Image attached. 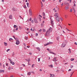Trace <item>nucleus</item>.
<instances>
[{"label": "nucleus", "mask_w": 77, "mask_h": 77, "mask_svg": "<svg viewBox=\"0 0 77 77\" xmlns=\"http://www.w3.org/2000/svg\"><path fill=\"white\" fill-rule=\"evenodd\" d=\"M55 17H59V14L57 13H56L55 14Z\"/></svg>", "instance_id": "9d476101"}, {"label": "nucleus", "mask_w": 77, "mask_h": 77, "mask_svg": "<svg viewBox=\"0 0 77 77\" xmlns=\"http://www.w3.org/2000/svg\"><path fill=\"white\" fill-rule=\"evenodd\" d=\"M53 44L52 42H49L48 43L46 44H45L44 46H47V45H50V44Z\"/></svg>", "instance_id": "20e7f679"}, {"label": "nucleus", "mask_w": 77, "mask_h": 77, "mask_svg": "<svg viewBox=\"0 0 77 77\" xmlns=\"http://www.w3.org/2000/svg\"><path fill=\"white\" fill-rule=\"evenodd\" d=\"M14 28H16L17 27V25H14Z\"/></svg>", "instance_id": "2f4dec72"}, {"label": "nucleus", "mask_w": 77, "mask_h": 77, "mask_svg": "<svg viewBox=\"0 0 77 77\" xmlns=\"http://www.w3.org/2000/svg\"><path fill=\"white\" fill-rule=\"evenodd\" d=\"M20 42L19 41L17 40L16 42V44H17V45H18V44H20Z\"/></svg>", "instance_id": "1a4fd4ad"}, {"label": "nucleus", "mask_w": 77, "mask_h": 77, "mask_svg": "<svg viewBox=\"0 0 77 77\" xmlns=\"http://www.w3.org/2000/svg\"><path fill=\"white\" fill-rule=\"evenodd\" d=\"M73 67H74V66L72 65L70 66V68H72Z\"/></svg>", "instance_id": "e433bc0d"}, {"label": "nucleus", "mask_w": 77, "mask_h": 77, "mask_svg": "<svg viewBox=\"0 0 77 77\" xmlns=\"http://www.w3.org/2000/svg\"><path fill=\"white\" fill-rule=\"evenodd\" d=\"M9 17L10 19H12V16L11 15H9Z\"/></svg>", "instance_id": "f8f14e48"}, {"label": "nucleus", "mask_w": 77, "mask_h": 77, "mask_svg": "<svg viewBox=\"0 0 77 77\" xmlns=\"http://www.w3.org/2000/svg\"><path fill=\"white\" fill-rule=\"evenodd\" d=\"M11 40H12V38H10L9 39V41H11Z\"/></svg>", "instance_id": "c85d7f7f"}, {"label": "nucleus", "mask_w": 77, "mask_h": 77, "mask_svg": "<svg viewBox=\"0 0 77 77\" xmlns=\"http://www.w3.org/2000/svg\"><path fill=\"white\" fill-rule=\"evenodd\" d=\"M34 22L35 23H38V21L36 20V19H34Z\"/></svg>", "instance_id": "2eb2a0df"}, {"label": "nucleus", "mask_w": 77, "mask_h": 77, "mask_svg": "<svg viewBox=\"0 0 77 77\" xmlns=\"http://www.w3.org/2000/svg\"><path fill=\"white\" fill-rule=\"evenodd\" d=\"M74 6H76V5H75V4H74V5H73Z\"/></svg>", "instance_id": "0e129e2a"}, {"label": "nucleus", "mask_w": 77, "mask_h": 77, "mask_svg": "<svg viewBox=\"0 0 77 77\" xmlns=\"http://www.w3.org/2000/svg\"><path fill=\"white\" fill-rule=\"evenodd\" d=\"M35 35L36 36H37L38 35V33H36L35 34Z\"/></svg>", "instance_id": "de8ad7c7"}, {"label": "nucleus", "mask_w": 77, "mask_h": 77, "mask_svg": "<svg viewBox=\"0 0 77 77\" xmlns=\"http://www.w3.org/2000/svg\"><path fill=\"white\" fill-rule=\"evenodd\" d=\"M70 12H72V9H70Z\"/></svg>", "instance_id": "a18cd8bd"}, {"label": "nucleus", "mask_w": 77, "mask_h": 77, "mask_svg": "<svg viewBox=\"0 0 77 77\" xmlns=\"http://www.w3.org/2000/svg\"><path fill=\"white\" fill-rule=\"evenodd\" d=\"M65 9H66V10H67V9H69V7L68 6H66L65 7Z\"/></svg>", "instance_id": "a211bd4d"}, {"label": "nucleus", "mask_w": 77, "mask_h": 77, "mask_svg": "<svg viewBox=\"0 0 77 77\" xmlns=\"http://www.w3.org/2000/svg\"><path fill=\"white\" fill-rule=\"evenodd\" d=\"M38 61L39 62L40 61V58H38Z\"/></svg>", "instance_id": "a19ab883"}, {"label": "nucleus", "mask_w": 77, "mask_h": 77, "mask_svg": "<svg viewBox=\"0 0 77 77\" xmlns=\"http://www.w3.org/2000/svg\"><path fill=\"white\" fill-rule=\"evenodd\" d=\"M66 44V42H63L61 45V47L62 48H63V47H65Z\"/></svg>", "instance_id": "7ed1b4c3"}, {"label": "nucleus", "mask_w": 77, "mask_h": 77, "mask_svg": "<svg viewBox=\"0 0 77 77\" xmlns=\"http://www.w3.org/2000/svg\"><path fill=\"white\" fill-rule=\"evenodd\" d=\"M66 6H69V4L68 3H66Z\"/></svg>", "instance_id": "cd10ccee"}, {"label": "nucleus", "mask_w": 77, "mask_h": 77, "mask_svg": "<svg viewBox=\"0 0 77 77\" xmlns=\"http://www.w3.org/2000/svg\"><path fill=\"white\" fill-rule=\"evenodd\" d=\"M30 21H31V20H32V18H31V17H30Z\"/></svg>", "instance_id": "052dcab7"}, {"label": "nucleus", "mask_w": 77, "mask_h": 77, "mask_svg": "<svg viewBox=\"0 0 77 77\" xmlns=\"http://www.w3.org/2000/svg\"><path fill=\"white\" fill-rule=\"evenodd\" d=\"M72 9H74V10L75 11V10L74 9V7H72Z\"/></svg>", "instance_id": "e2e57ef3"}, {"label": "nucleus", "mask_w": 77, "mask_h": 77, "mask_svg": "<svg viewBox=\"0 0 77 77\" xmlns=\"http://www.w3.org/2000/svg\"><path fill=\"white\" fill-rule=\"evenodd\" d=\"M39 16L40 17H42V16H41V15H39Z\"/></svg>", "instance_id": "338daca9"}, {"label": "nucleus", "mask_w": 77, "mask_h": 77, "mask_svg": "<svg viewBox=\"0 0 77 77\" xmlns=\"http://www.w3.org/2000/svg\"><path fill=\"white\" fill-rule=\"evenodd\" d=\"M24 48L25 50H26L27 49V47L26 46H24Z\"/></svg>", "instance_id": "72a5a7b5"}, {"label": "nucleus", "mask_w": 77, "mask_h": 77, "mask_svg": "<svg viewBox=\"0 0 77 77\" xmlns=\"http://www.w3.org/2000/svg\"><path fill=\"white\" fill-rule=\"evenodd\" d=\"M68 16L67 15H65V18H67V17H68Z\"/></svg>", "instance_id": "393cba45"}, {"label": "nucleus", "mask_w": 77, "mask_h": 77, "mask_svg": "<svg viewBox=\"0 0 77 77\" xmlns=\"http://www.w3.org/2000/svg\"><path fill=\"white\" fill-rule=\"evenodd\" d=\"M47 50L48 51H49L50 50L49 49H47Z\"/></svg>", "instance_id": "bf43d9fd"}, {"label": "nucleus", "mask_w": 77, "mask_h": 77, "mask_svg": "<svg viewBox=\"0 0 77 77\" xmlns=\"http://www.w3.org/2000/svg\"><path fill=\"white\" fill-rule=\"evenodd\" d=\"M60 38V37H58L57 38V41H59V39Z\"/></svg>", "instance_id": "4be33fe9"}, {"label": "nucleus", "mask_w": 77, "mask_h": 77, "mask_svg": "<svg viewBox=\"0 0 77 77\" xmlns=\"http://www.w3.org/2000/svg\"><path fill=\"white\" fill-rule=\"evenodd\" d=\"M42 15L43 16H45V13H44V12H43L42 13Z\"/></svg>", "instance_id": "5701e85b"}, {"label": "nucleus", "mask_w": 77, "mask_h": 77, "mask_svg": "<svg viewBox=\"0 0 77 77\" xmlns=\"http://www.w3.org/2000/svg\"><path fill=\"white\" fill-rule=\"evenodd\" d=\"M10 50V49H8L6 51L7 52H8V51H9Z\"/></svg>", "instance_id": "473e14b6"}, {"label": "nucleus", "mask_w": 77, "mask_h": 77, "mask_svg": "<svg viewBox=\"0 0 77 77\" xmlns=\"http://www.w3.org/2000/svg\"><path fill=\"white\" fill-rule=\"evenodd\" d=\"M49 67H50V68H53V65H49Z\"/></svg>", "instance_id": "412c9836"}, {"label": "nucleus", "mask_w": 77, "mask_h": 77, "mask_svg": "<svg viewBox=\"0 0 77 77\" xmlns=\"http://www.w3.org/2000/svg\"><path fill=\"white\" fill-rule=\"evenodd\" d=\"M39 32H41V31H42V29H40L39 30Z\"/></svg>", "instance_id": "c03bdc74"}, {"label": "nucleus", "mask_w": 77, "mask_h": 77, "mask_svg": "<svg viewBox=\"0 0 77 77\" xmlns=\"http://www.w3.org/2000/svg\"><path fill=\"white\" fill-rule=\"evenodd\" d=\"M68 50H69V53L70 54L71 53V49L69 48Z\"/></svg>", "instance_id": "6ab92c4d"}, {"label": "nucleus", "mask_w": 77, "mask_h": 77, "mask_svg": "<svg viewBox=\"0 0 77 77\" xmlns=\"http://www.w3.org/2000/svg\"><path fill=\"white\" fill-rule=\"evenodd\" d=\"M10 77H14V76H13V75H11V76H10Z\"/></svg>", "instance_id": "774afa93"}, {"label": "nucleus", "mask_w": 77, "mask_h": 77, "mask_svg": "<svg viewBox=\"0 0 77 77\" xmlns=\"http://www.w3.org/2000/svg\"><path fill=\"white\" fill-rule=\"evenodd\" d=\"M36 48L37 49V50H38V51H40V48H39L37 47Z\"/></svg>", "instance_id": "aec40b11"}, {"label": "nucleus", "mask_w": 77, "mask_h": 77, "mask_svg": "<svg viewBox=\"0 0 77 77\" xmlns=\"http://www.w3.org/2000/svg\"><path fill=\"white\" fill-rule=\"evenodd\" d=\"M41 26H42V27H43V26H44V24L43 23H42L41 24Z\"/></svg>", "instance_id": "ea45409f"}, {"label": "nucleus", "mask_w": 77, "mask_h": 77, "mask_svg": "<svg viewBox=\"0 0 77 77\" xmlns=\"http://www.w3.org/2000/svg\"><path fill=\"white\" fill-rule=\"evenodd\" d=\"M71 69H69L68 70V71H71Z\"/></svg>", "instance_id": "4d7b16f0"}, {"label": "nucleus", "mask_w": 77, "mask_h": 77, "mask_svg": "<svg viewBox=\"0 0 77 77\" xmlns=\"http://www.w3.org/2000/svg\"><path fill=\"white\" fill-rule=\"evenodd\" d=\"M75 44L77 45V42H75Z\"/></svg>", "instance_id": "6e6d98bb"}, {"label": "nucleus", "mask_w": 77, "mask_h": 77, "mask_svg": "<svg viewBox=\"0 0 77 77\" xmlns=\"http://www.w3.org/2000/svg\"><path fill=\"white\" fill-rule=\"evenodd\" d=\"M14 54H15V52H13V54H12L13 56H14Z\"/></svg>", "instance_id": "f704fd0d"}, {"label": "nucleus", "mask_w": 77, "mask_h": 77, "mask_svg": "<svg viewBox=\"0 0 77 77\" xmlns=\"http://www.w3.org/2000/svg\"><path fill=\"white\" fill-rule=\"evenodd\" d=\"M55 20L56 21L59 22L60 21V18L59 17H57L55 18Z\"/></svg>", "instance_id": "39448f33"}, {"label": "nucleus", "mask_w": 77, "mask_h": 77, "mask_svg": "<svg viewBox=\"0 0 77 77\" xmlns=\"http://www.w3.org/2000/svg\"><path fill=\"white\" fill-rule=\"evenodd\" d=\"M11 67H9L8 68V69L9 70H11Z\"/></svg>", "instance_id": "7c9ffc66"}, {"label": "nucleus", "mask_w": 77, "mask_h": 77, "mask_svg": "<svg viewBox=\"0 0 77 77\" xmlns=\"http://www.w3.org/2000/svg\"><path fill=\"white\" fill-rule=\"evenodd\" d=\"M13 37L14 39H15V36L14 35H13Z\"/></svg>", "instance_id": "603ef678"}, {"label": "nucleus", "mask_w": 77, "mask_h": 77, "mask_svg": "<svg viewBox=\"0 0 77 77\" xmlns=\"http://www.w3.org/2000/svg\"><path fill=\"white\" fill-rule=\"evenodd\" d=\"M44 23H45V21H43V22H42V23H43V24H44Z\"/></svg>", "instance_id": "69168bd1"}, {"label": "nucleus", "mask_w": 77, "mask_h": 77, "mask_svg": "<svg viewBox=\"0 0 77 77\" xmlns=\"http://www.w3.org/2000/svg\"><path fill=\"white\" fill-rule=\"evenodd\" d=\"M27 48H30V46H27Z\"/></svg>", "instance_id": "680f3d73"}, {"label": "nucleus", "mask_w": 77, "mask_h": 77, "mask_svg": "<svg viewBox=\"0 0 77 77\" xmlns=\"http://www.w3.org/2000/svg\"><path fill=\"white\" fill-rule=\"evenodd\" d=\"M51 76L50 77H55V76L54 75H51V74H50Z\"/></svg>", "instance_id": "f3484780"}, {"label": "nucleus", "mask_w": 77, "mask_h": 77, "mask_svg": "<svg viewBox=\"0 0 77 77\" xmlns=\"http://www.w3.org/2000/svg\"><path fill=\"white\" fill-rule=\"evenodd\" d=\"M12 9L14 11H17L18 10V9H17V8H14Z\"/></svg>", "instance_id": "6e6552de"}, {"label": "nucleus", "mask_w": 77, "mask_h": 77, "mask_svg": "<svg viewBox=\"0 0 77 77\" xmlns=\"http://www.w3.org/2000/svg\"><path fill=\"white\" fill-rule=\"evenodd\" d=\"M53 60L54 62H56V61H57V59H56V57L54 58V59Z\"/></svg>", "instance_id": "9b49d317"}, {"label": "nucleus", "mask_w": 77, "mask_h": 77, "mask_svg": "<svg viewBox=\"0 0 77 77\" xmlns=\"http://www.w3.org/2000/svg\"><path fill=\"white\" fill-rule=\"evenodd\" d=\"M19 17L20 18H21L22 19L24 20V19H23V18H22V17H21V16H19Z\"/></svg>", "instance_id": "c9c22d12"}, {"label": "nucleus", "mask_w": 77, "mask_h": 77, "mask_svg": "<svg viewBox=\"0 0 77 77\" xmlns=\"http://www.w3.org/2000/svg\"><path fill=\"white\" fill-rule=\"evenodd\" d=\"M74 60V58H71V61H73V60Z\"/></svg>", "instance_id": "bb28decb"}, {"label": "nucleus", "mask_w": 77, "mask_h": 77, "mask_svg": "<svg viewBox=\"0 0 77 77\" xmlns=\"http://www.w3.org/2000/svg\"><path fill=\"white\" fill-rule=\"evenodd\" d=\"M31 74V72H29L27 74V75H30Z\"/></svg>", "instance_id": "b1692460"}, {"label": "nucleus", "mask_w": 77, "mask_h": 77, "mask_svg": "<svg viewBox=\"0 0 77 77\" xmlns=\"http://www.w3.org/2000/svg\"><path fill=\"white\" fill-rule=\"evenodd\" d=\"M21 70H22L23 69V68L22 67H20L19 68Z\"/></svg>", "instance_id": "09e8293b"}, {"label": "nucleus", "mask_w": 77, "mask_h": 77, "mask_svg": "<svg viewBox=\"0 0 77 77\" xmlns=\"http://www.w3.org/2000/svg\"><path fill=\"white\" fill-rule=\"evenodd\" d=\"M51 20V23L52 26H53L54 25V22L51 18H50Z\"/></svg>", "instance_id": "f03ea898"}, {"label": "nucleus", "mask_w": 77, "mask_h": 77, "mask_svg": "<svg viewBox=\"0 0 77 77\" xmlns=\"http://www.w3.org/2000/svg\"><path fill=\"white\" fill-rule=\"evenodd\" d=\"M32 23H34V21H33V20H31Z\"/></svg>", "instance_id": "58836bf2"}, {"label": "nucleus", "mask_w": 77, "mask_h": 77, "mask_svg": "<svg viewBox=\"0 0 77 77\" xmlns=\"http://www.w3.org/2000/svg\"><path fill=\"white\" fill-rule=\"evenodd\" d=\"M4 44L5 45V46H7V45H8V44H7V43L5 42H4Z\"/></svg>", "instance_id": "ddd939ff"}, {"label": "nucleus", "mask_w": 77, "mask_h": 77, "mask_svg": "<svg viewBox=\"0 0 77 77\" xmlns=\"http://www.w3.org/2000/svg\"><path fill=\"white\" fill-rule=\"evenodd\" d=\"M42 31H43L44 32H46V30H45V29H43L42 30Z\"/></svg>", "instance_id": "a878e982"}, {"label": "nucleus", "mask_w": 77, "mask_h": 77, "mask_svg": "<svg viewBox=\"0 0 77 77\" xmlns=\"http://www.w3.org/2000/svg\"><path fill=\"white\" fill-rule=\"evenodd\" d=\"M26 5H27V6H29V3L28 2H27L26 3Z\"/></svg>", "instance_id": "79ce46f5"}, {"label": "nucleus", "mask_w": 77, "mask_h": 77, "mask_svg": "<svg viewBox=\"0 0 77 77\" xmlns=\"http://www.w3.org/2000/svg\"><path fill=\"white\" fill-rule=\"evenodd\" d=\"M29 54L30 55H32V53L30 52L29 53Z\"/></svg>", "instance_id": "5fc2aeb1"}, {"label": "nucleus", "mask_w": 77, "mask_h": 77, "mask_svg": "<svg viewBox=\"0 0 77 77\" xmlns=\"http://www.w3.org/2000/svg\"><path fill=\"white\" fill-rule=\"evenodd\" d=\"M22 65H23V66H26L24 64H22Z\"/></svg>", "instance_id": "864d4df0"}, {"label": "nucleus", "mask_w": 77, "mask_h": 77, "mask_svg": "<svg viewBox=\"0 0 77 77\" xmlns=\"http://www.w3.org/2000/svg\"><path fill=\"white\" fill-rule=\"evenodd\" d=\"M18 27L16 29V30H17V31L18 30Z\"/></svg>", "instance_id": "8fccbe9b"}, {"label": "nucleus", "mask_w": 77, "mask_h": 77, "mask_svg": "<svg viewBox=\"0 0 77 77\" xmlns=\"http://www.w3.org/2000/svg\"><path fill=\"white\" fill-rule=\"evenodd\" d=\"M9 60L10 62L11 63L12 65H15V63L14 62L12 61V60H11V59H9Z\"/></svg>", "instance_id": "423d86ee"}, {"label": "nucleus", "mask_w": 77, "mask_h": 77, "mask_svg": "<svg viewBox=\"0 0 77 77\" xmlns=\"http://www.w3.org/2000/svg\"><path fill=\"white\" fill-rule=\"evenodd\" d=\"M13 32H15V29H14L13 30Z\"/></svg>", "instance_id": "c756f323"}, {"label": "nucleus", "mask_w": 77, "mask_h": 77, "mask_svg": "<svg viewBox=\"0 0 77 77\" xmlns=\"http://www.w3.org/2000/svg\"><path fill=\"white\" fill-rule=\"evenodd\" d=\"M49 52L50 53H51L52 54H54V55H56V53L52 52V51H51L50 50L49 51Z\"/></svg>", "instance_id": "0eeeda50"}, {"label": "nucleus", "mask_w": 77, "mask_h": 77, "mask_svg": "<svg viewBox=\"0 0 77 77\" xmlns=\"http://www.w3.org/2000/svg\"><path fill=\"white\" fill-rule=\"evenodd\" d=\"M23 8H27V7H26V5H24V6H23Z\"/></svg>", "instance_id": "4c0bfd02"}, {"label": "nucleus", "mask_w": 77, "mask_h": 77, "mask_svg": "<svg viewBox=\"0 0 77 77\" xmlns=\"http://www.w3.org/2000/svg\"><path fill=\"white\" fill-rule=\"evenodd\" d=\"M51 31H52V28L50 27L47 30L45 34V36H50V33L51 32Z\"/></svg>", "instance_id": "f257e3e1"}, {"label": "nucleus", "mask_w": 77, "mask_h": 77, "mask_svg": "<svg viewBox=\"0 0 77 77\" xmlns=\"http://www.w3.org/2000/svg\"><path fill=\"white\" fill-rule=\"evenodd\" d=\"M5 70H0V72H4Z\"/></svg>", "instance_id": "4468645a"}, {"label": "nucleus", "mask_w": 77, "mask_h": 77, "mask_svg": "<svg viewBox=\"0 0 77 77\" xmlns=\"http://www.w3.org/2000/svg\"><path fill=\"white\" fill-rule=\"evenodd\" d=\"M43 19H45V17L44 16L43 17Z\"/></svg>", "instance_id": "13d9d810"}, {"label": "nucleus", "mask_w": 77, "mask_h": 77, "mask_svg": "<svg viewBox=\"0 0 77 77\" xmlns=\"http://www.w3.org/2000/svg\"><path fill=\"white\" fill-rule=\"evenodd\" d=\"M28 38V37H25V39H26V40H27V38Z\"/></svg>", "instance_id": "37998d69"}, {"label": "nucleus", "mask_w": 77, "mask_h": 77, "mask_svg": "<svg viewBox=\"0 0 77 77\" xmlns=\"http://www.w3.org/2000/svg\"><path fill=\"white\" fill-rule=\"evenodd\" d=\"M23 45H24L25 46H26V44L25 43H23Z\"/></svg>", "instance_id": "3c124183"}, {"label": "nucleus", "mask_w": 77, "mask_h": 77, "mask_svg": "<svg viewBox=\"0 0 77 77\" xmlns=\"http://www.w3.org/2000/svg\"><path fill=\"white\" fill-rule=\"evenodd\" d=\"M35 65V64H32V68H33V66Z\"/></svg>", "instance_id": "49530a36"}, {"label": "nucleus", "mask_w": 77, "mask_h": 77, "mask_svg": "<svg viewBox=\"0 0 77 77\" xmlns=\"http://www.w3.org/2000/svg\"><path fill=\"white\" fill-rule=\"evenodd\" d=\"M29 13L30 15H32V11H29Z\"/></svg>", "instance_id": "dca6fc26"}]
</instances>
